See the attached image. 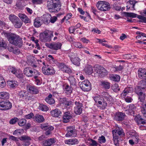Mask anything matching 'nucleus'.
<instances>
[{
  "label": "nucleus",
  "mask_w": 146,
  "mask_h": 146,
  "mask_svg": "<svg viewBox=\"0 0 146 146\" xmlns=\"http://www.w3.org/2000/svg\"><path fill=\"white\" fill-rule=\"evenodd\" d=\"M112 133L114 144L116 146H119V142L122 141V137L125 135L123 130L121 127H117L115 129L112 131Z\"/></svg>",
  "instance_id": "nucleus-1"
},
{
  "label": "nucleus",
  "mask_w": 146,
  "mask_h": 146,
  "mask_svg": "<svg viewBox=\"0 0 146 146\" xmlns=\"http://www.w3.org/2000/svg\"><path fill=\"white\" fill-rule=\"evenodd\" d=\"M7 38L9 42L19 47H21L23 44V41L19 36L14 34H6Z\"/></svg>",
  "instance_id": "nucleus-2"
},
{
  "label": "nucleus",
  "mask_w": 146,
  "mask_h": 146,
  "mask_svg": "<svg viewBox=\"0 0 146 146\" xmlns=\"http://www.w3.org/2000/svg\"><path fill=\"white\" fill-rule=\"evenodd\" d=\"M102 97L103 99H101V101H98L99 106L98 107H100L102 109H104L107 106V104L105 101V99L110 104L113 103V98L108 93L106 92H103L101 94Z\"/></svg>",
  "instance_id": "nucleus-3"
},
{
  "label": "nucleus",
  "mask_w": 146,
  "mask_h": 146,
  "mask_svg": "<svg viewBox=\"0 0 146 146\" xmlns=\"http://www.w3.org/2000/svg\"><path fill=\"white\" fill-rule=\"evenodd\" d=\"M61 4L60 0H49L47 2V7L51 12H56L61 9Z\"/></svg>",
  "instance_id": "nucleus-4"
},
{
  "label": "nucleus",
  "mask_w": 146,
  "mask_h": 146,
  "mask_svg": "<svg viewBox=\"0 0 146 146\" xmlns=\"http://www.w3.org/2000/svg\"><path fill=\"white\" fill-rule=\"evenodd\" d=\"M96 6L99 10L103 11H108L111 8L109 3L105 1H98Z\"/></svg>",
  "instance_id": "nucleus-5"
},
{
  "label": "nucleus",
  "mask_w": 146,
  "mask_h": 146,
  "mask_svg": "<svg viewBox=\"0 0 146 146\" xmlns=\"http://www.w3.org/2000/svg\"><path fill=\"white\" fill-rule=\"evenodd\" d=\"M23 73L28 77H32L34 75H39L40 73L38 70L30 67H26L23 70Z\"/></svg>",
  "instance_id": "nucleus-6"
},
{
  "label": "nucleus",
  "mask_w": 146,
  "mask_h": 146,
  "mask_svg": "<svg viewBox=\"0 0 146 146\" xmlns=\"http://www.w3.org/2000/svg\"><path fill=\"white\" fill-rule=\"evenodd\" d=\"M52 32L48 31L44 32L40 34V39L43 42H50L51 38L53 37Z\"/></svg>",
  "instance_id": "nucleus-7"
},
{
  "label": "nucleus",
  "mask_w": 146,
  "mask_h": 146,
  "mask_svg": "<svg viewBox=\"0 0 146 146\" xmlns=\"http://www.w3.org/2000/svg\"><path fill=\"white\" fill-rule=\"evenodd\" d=\"M12 103L9 101H0V110L5 111L11 109L12 107Z\"/></svg>",
  "instance_id": "nucleus-8"
},
{
  "label": "nucleus",
  "mask_w": 146,
  "mask_h": 146,
  "mask_svg": "<svg viewBox=\"0 0 146 146\" xmlns=\"http://www.w3.org/2000/svg\"><path fill=\"white\" fill-rule=\"evenodd\" d=\"M42 70L43 73L45 75H53L55 73V71L53 68L48 65L43 66Z\"/></svg>",
  "instance_id": "nucleus-9"
},
{
  "label": "nucleus",
  "mask_w": 146,
  "mask_h": 146,
  "mask_svg": "<svg viewBox=\"0 0 146 146\" xmlns=\"http://www.w3.org/2000/svg\"><path fill=\"white\" fill-rule=\"evenodd\" d=\"M80 86L82 90L84 92H88L91 89V83L87 80H86L82 82L80 84Z\"/></svg>",
  "instance_id": "nucleus-10"
},
{
  "label": "nucleus",
  "mask_w": 146,
  "mask_h": 146,
  "mask_svg": "<svg viewBox=\"0 0 146 146\" xmlns=\"http://www.w3.org/2000/svg\"><path fill=\"white\" fill-rule=\"evenodd\" d=\"M74 103L75 105L74 109V113L77 115H80L82 113V104L79 101H76Z\"/></svg>",
  "instance_id": "nucleus-11"
},
{
  "label": "nucleus",
  "mask_w": 146,
  "mask_h": 146,
  "mask_svg": "<svg viewBox=\"0 0 146 146\" xmlns=\"http://www.w3.org/2000/svg\"><path fill=\"white\" fill-rule=\"evenodd\" d=\"M45 45L51 49L56 50L61 48L62 44L59 42H57L51 43H46Z\"/></svg>",
  "instance_id": "nucleus-12"
},
{
  "label": "nucleus",
  "mask_w": 146,
  "mask_h": 146,
  "mask_svg": "<svg viewBox=\"0 0 146 146\" xmlns=\"http://www.w3.org/2000/svg\"><path fill=\"white\" fill-rule=\"evenodd\" d=\"M67 132L66 134V137H76L77 135L76 133L75 127L74 126H70L67 127Z\"/></svg>",
  "instance_id": "nucleus-13"
},
{
  "label": "nucleus",
  "mask_w": 146,
  "mask_h": 146,
  "mask_svg": "<svg viewBox=\"0 0 146 146\" xmlns=\"http://www.w3.org/2000/svg\"><path fill=\"white\" fill-rule=\"evenodd\" d=\"M142 89H139L137 87L135 88V92L139 96V102H141L142 105H143L145 104L144 103L145 99V95L144 93H143L140 91Z\"/></svg>",
  "instance_id": "nucleus-14"
},
{
  "label": "nucleus",
  "mask_w": 146,
  "mask_h": 146,
  "mask_svg": "<svg viewBox=\"0 0 146 146\" xmlns=\"http://www.w3.org/2000/svg\"><path fill=\"white\" fill-rule=\"evenodd\" d=\"M19 139L22 141V145L24 146H28L31 144V138L27 135H23L21 136Z\"/></svg>",
  "instance_id": "nucleus-15"
},
{
  "label": "nucleus",
  "mask_w": 146,
  "mask_h": 146,
  "mask_svg": "<svg viewBox=\"0 0 146 146\" xmlns=\"http://www.w3.org/2000/svg\"><path fill=\"white\" fill-rule=\"evenodd\" d=\"M27 88L28 92L31 94H37L39 92L38 88L29 84L27 85Z\"/></svg>",
  "instance_id": "nucleus-16"
},
{
  "label": "nucleus",
  "mask_w": 146,
  "mask_h": 146,
  "mask_svg": "<svg viewBox=\"0 0 146 146\" xmlns=\"http://www.w3.org/2000/svg\"><path fill=\"white\" fill-rule=\"evenodd\" d=\"M126 117L124 113L121 112H117L114 115V119L117 121H121L123 120Z\"/></svg>",
  "instance_id": "nucleus-17"
},
{
  "label": "nucleus",
  "mask_w": 146,
  "mask_h": 146,
  "mask_svg": "<svg viewBox=\"0 0 146 146\" xmlns=\"http://www.w3.org/2000/svg\"><path fill=\"white\" fill-rule=\"evenodd\" d=\"M73 55H71V53H69L68 55L70 58V60L72 63L77 66H79L80 64V59L78 57H75L73 58V56L74 55V54L72 53Z\"/></svg>",
  "instance_id": "nucleus-18"
},
{
  "label": "nucleus",
  "mask_w": 146,
  "mask_h": 146,
  "mask_svg": "<svg viewBox=\"0 0 146 146\" xmlns=\"http://www.w3.org/2000/svg\"><path fill=\"white\" fill-rule=\"evenodd\" d=\"M73 114L70 111H67L64 113L63 117V122L67 123L70 121V119L72 118Z\"/></svg>",
  "instance_id": "nucleus-19"
},
{
  "label": "nucleus",
  "mask_w": 146,
  "mask_h": 146,
  "mask_svg": "<svg viewBox=\"0 0 146 146\" xmlns=\"http://www.w3.org/2000/svg\"><path fill=\"white\" fill-rule=\"evenodd\" d=\"M138 76L140 79H142L146 77V69L142 68H139L138 70Z\"/></svg>",
  "instance_id": "nucleus-20"
},
{
  "label": "nucleus",
  "mask_w": 146,
  "mask_h": 146,
  "mask_svg": "<svg viewBox=\"0 0 146 146\" xmlns=\"http://www.w3.org/2000/svg\"><path fill=\"white\" fill-rule=\"evenodd\" d=\"M55 142L56 141L54 139L50 138L42 141L41 143V144L43 146H50Z\"/></svg>",
  "instance_id": "nucleus-21"
},
{
  "label": "nucleus",
  "mask_w": 146,
  "mask_h": 146,
  "mask_svg": "<svg viewBox=\"0 0 146 146\" xmlns=\"http://www.w3.org/2000/svg\"><path fill=\"white\" fill-rule=\"evenodd\" d=\"M20 18L25 23H31V21L27 16L24 14L19 13L18 15Z\"/></svg>",
  "instance_id": "nucleus-22"
},
{
  "label": "nucleus",
  "mask_w": 146,
  "mask_h": 146,
  "mask_svg": "<svg viewBox=\"0 0 146 146\" xmlns=\"http://www.w3.org/2000/svg\"><path fill=\"white\" fill-rule=\"evenodd\" d=\"M50 14L48 13L44 15L41 17V21L45 24H48L49 23Z\"/></svg>",
  "instance_id": "nucleus-23"
},
{
  "label": "nucleus",
  "mask_w": 146,
  "mask_h": 146,
  "mask_svg": "<svg viewBox=\"0 0 146 146\" xmlns=\"http://www.w3.org/2000/svg\"><path fill=\"white\" fill-rule=\"evenodd\" d=\"M64 143L66 144L71 145L78 144L79 141L76 139H70L65 140Z\"/></svg>",
  "instance_id": "nucleus-24"
},
{
  "label": "nucleus",
  "mask_w": 146,
  "mask_h": 146,
  "mask_svg": "<svg viewBox=\"0 0 146 146\" xmlns=\"http://www.w3.org/2000/svg\"><path fill=\"white\" fill-rule=\"evenodd\" d=\"M135 119H136L137 123L139 125L141 124L145 125L146 124V120L142 118L139 114L137 115Z\"/></svg>",
  "instance_id": "nucleus-25"
},
{
  "label": "nucleus",
  "mask_w": 146,
  "mask_h": 146,
  "mask_svg": "<svg viewBox=\"0 0 146 146\" xmlns=\"http://www.w3.org/2000/svg\"><path fill=\"white\" fill-rule=\"evenodd\" d=\"M62 101V103L66 107L72 105L74 103L72 100H69L66 98H63Z\"/></svg>",
  "instance_id": "nucleus-26"
},
{
  "label": "nucleus",
  "mask_w": 146,
  "mask_h": 146,
  "mask_svg": "<svg viewBox=\"0 0 146 146\" xmlns=\"http://www.w3.org/2000/svg\"><path fill=\"white\" fill-rule=\"evenodd\" d=\"M86 143L88 144H89V145L91 146H101L100 144L98 143L95 140H93L91 139H88L86 141Z\"/></svg>",
  "instance_id": "nucleus-27"
},
{
  "label": "nucleus",
  "mask_w": 146,
  "mask_h": 146,
  "mask_svg": "<svg viewBox=\"0 0 146 146\" xmlns=\"http://www.w3.org/2000/svg\"><path fill=\"white\" fill-rule=\"evenodd\" d=\"M51 115L53 117H57L60 115L61 112L58 108H56L50 111Z\"/></svg>",
  "instance_id": "nucleus-28"
},
{
  "label": "nucleus",
  "mask_w": 146,
  "mask_h": 146,
  "mask_svg": "<svg viewBox=\"0 0 146 146\" xmlns=\"http://www.w3.org/2000/svg\"><path fill=\"white\" fill-rule=\"evenodd\" d=\"M52 95L51 94H50L48 97H46L45 100L46 102L48 104L52 105L54 104L55 101L53 98H52Z\"/></svg>",
  "instance_id": "nucleus-29"
},
{
  "label": "nucleus",
  "mask_w": 146,
  "mask_h": 146,
  "mask_svg": "<svg viewBox=\"0 0 146 146\" xmlns=\"http://www.w3.org/2000/svg\"><path fill=\"white\" fill-rule=\"evenodd\" d=\"M72 87L68 84L64 86V90L66 94L70 95L72 92Z\"/></svg>",
  "instance_id": "nucleus-30"
},
{
  "label": "nucleus",
  "mask_w": 146,
  "mask_h": 146,
  "mask_svg": "<svg viewBox=\"0 0 146 146\" xmlns=\"http://www.w3.org/2000/svg\"><path fill=\"white\" fill-rule=\"evenodd\" d=\"M98 71L102 77L106 76L108 74L107 71L103 67H100Z\"/></svg>",
  "instance_id": "nucleus-31"
},
{
  "label": "nucleus",
  "mask_w": 146,
  "mask_h": 146,
  "mask_svg": "<svg viewBox=\"0 0 146 146\" xmlns=\"http://www.w3.org/2000/svg\"><path fill=\"white\" fill-rule=\"evenodd\" d=\"M9 98V94L7 92H0V98L3 100H7Z\"/></svg>",
  "instance_id": "nucleus-32"
},
{
  "label": "nucleus",
  "mask_w": 146,
  "mask_h": 146,
  "mask_svg": "<svg viewBox=\"0 0 146 146\" xmlns=\"http://www.w3.org/2000/svg\"><path fill=\"white\" fill-rule=\"evenodd\" d=\"M109 78L111 80L118 82L120 80V77L119 75L116 74H111L110 75Z\"/></svg>",
  "instance_id": "nucleus-33"
},
{
  "label": "nucleus",
  "mask_w": 146,
  "mask_h": 146,
  "mask_svg": "<svg viewBox=\"0 0 146 146\" xmlns=\"http://www.w3.org/2000/svg\"><path fill=\"white\" fill-rule=\"evenodd\" d=\"M141 86H137V88L139 89L146 90V78L145 79L141 80L140 82Z\"/></svg>",
  "instance_id": "nucleus-34"
},
{
  "label": "nucleus",
  "mask_w": 146,
  "mask_h": 146,
  "mask_svg": "<svg viewBox=\"0 0 146 146\" xmlns=\"http://www.w3.org/2000/svg\"><path fill=\"white\" fill-rule=\"evenodd\" d=\"M13 24L14 27L15 28H20L23 25V22L21 21L19 18L17 20V21H15Z\"/></svg>",
  "instance_id": "nucleus-35"
},
{
  "label": "nucleus",
  "mask_w": 146,
  "mask_h": 146,
  "mask_svg": "<svg viewBox=\"0 0 146 146\" xmlns=\"http://www.w3.org/2000/svg\"><path fill=\"white\" fill-rule=\"evenodd\" d=\"M133 91V90L132 88L130 87H127L125 88L122 94H123V96L125 97L128 93L132 92Z\"/></svg>",
  "instance_id": "nucleus-36"
},
{
  "label": "nucleus",
  "mask_w": 146,
  "mask_h": 146,
  "mask_svg": "<svg viewBox=\"0 0 146 146\" xmlns=\"http://www.w3.org/2000/svg\"><path fill=\"white\" fill-rule=\"evenodd\" d=\"M41 128L44 130H47V129H50L53 130L54 128L52 126H50L48 124H42L41 125Z\"/></svg>",
  "instance_id": "nucleus-37"
},
{
  "label": "nucleus",
  "mask_w": 146,
  "mask_h": 146,
  "mask_svg": "<svg viewBox=\"0 0 146 146\" xmlns=\"http://www.w3.org/2000/svg\"><path fill=\"white\" fill-rule=\"evenodd\" d=\"M35 118L36 120L38 123L43 122L44 120L43 117L41 115L37 114L35 116Z\"/></svg>",
  "instance_id": "nucleus-38"
},
{
  "label": "nucleus",
  "mask_w": 146,
  "mask_h": 146,
  "mask_svg": "<svg viewBox=\"0 0 146 146\" xmlns=\"http://www.w3.org/2000/svg\"><path fill=\"white\" fill-rule=\"evenodd\" d=\"M7 83L8 86L11 88L16 87L17 86V82L14 80L8 81Z\"/></svg>",
  "instance_id": "nucleus-39"
},
{
  "label": "nucleus",
  "mask_w": 146,
  "mask_h": 146,
  "mask_svg": "<svg viewBox=\"0 0 146 146\" xmlns=\"http://www.w3.org/2000/svg\"><path fill=\"white\" fill-rule=\"evenodd\" d=\"M70 84L72 86H75L77 82V80L73 76H70L68 78Z\"/></svg>",
  "instance_id": "nucleus-40"
},
{
  "label": "nucleus",
  "mask_w": 146,
  "mask_h": 146,
  "mask_svg": "<svg viewBox=\"0 0 146 146\" xmlns=\"http://www.w3.org/2000/svg\"><path fill=\"white\" fill-rule=\"evenodd\" d=\"M85 71L88 74H91L93 72L92 66L91 65H88L85 69Z\"/></svg>",
  "instance_id": "nucleus-41"
},
{
  "label": "nucleus",
  "mask_w": 146,
  "mask_h": 146,
  "mask_svg": "<svg viewBox=\"0 0 146 146\" xmlns=\"http://www.w3.org/2000/svg\"><path fill=\"white\" fill-rule=\"evenodd\" d=\"M101 85L106 89H108L110 88V83L105 81H102L101 82Z\"/></svg>",
  "instance_id": "nucleus-42"
},
{
  "label": "nucleus",
  "mask_w": 146,
  "mask_h": 146,
  "mask_svg": "<svg viewBox=\"0 0 146 146\" xmlns=\"http://www.w3.org/2000/svg\"><path fill=\"white\" fill-rule=\"evenodd\" d=\"M141 111L142 115L145 117H146V104H145L141 108Z\"/></svg>",
  "instance_id": "nucleus-43"
},
{
  "label": "nucleus",
  "mask_w": 146,
  "mask_h": 146,
  "mask_svg": "<svg viewBox=\"0 0 146 146\" xmlns=\"http://www.w3.org/2000/svg\"><path fill=\"white\" fill-rule=\"evenodd\" d=\"M28 95V93L25 91H21L19 92V95L20 97L23 99L26 98Z\"/></svg>",
  "instance_id": "nucleus-44"
},
{
  "label": "nucleus",
  "mask_w": 146,
  "mask_h": 146,
  "mask_svg": "<svg viewBox=\"0 0 146 146\" xmlns=\"http://www.w3.org/2000/svg\"><path fill=\"white\" fill-rule=\"evenodd\" d=\"M58 67L64 72L65 70L68 66L66 65L63 62L58 63Z\"/></svg>",
  "instance_id": "nucleus-45"
},
{
  "label": "nucleus",
  "mask_w": 146,
  "mask_h": 146,
  "mask_svg": "<svg viewBox=\"0 0 146 146\" xmlns=\"http://www.w3.org/2000/svg\"><path fill=\"white\" fill-rule=\"evenodd\" d=\"M135 109V106L133 104H131L129 105V108L127 110L129 111V113L130 114L131 113H133Z\"/></svg>",
  "instance_id": "nucleus-46"
},
{
  "label": "nucleus",
  "mask_w": 146,
  "mask_h": 146,
  "mask_svg": "<svg viewBox=\"0 0 146 146\" xmlns=\"http://www.w3.org/2000/svg\"><path fill=\"white\" fill-rule=\"evenodd\" d=\"M9 19L13 23L15 21H17V20L19 19V18L15 15L11 14L9 16Z\"/></svg>",
  "instance_id": "nucleus-47"
},
{
  "label": "nucleus",
  "mask_w": 146,
  "mask_h": 146,
  "mask_svg": "<svg viewBox=\"0 0 146 146\" xmlns=\"http://www.w3.org/2000/svg\"><path fill=\"white\" fill-rule=\"evenodd\" d=\"M124 14L126 17L132 18L136 17L137 15V14L133 13L124 12Z\"/></svg>",
  "instance_id": "nucleus-48"
},
{
  "label": "nucleus",
  "mask_w": 146,
  "mask_h": 146,
  "mask_svg": "<svg viewBox=\"0 0 146 146\" xmlns=\"http://www.w3.org/2000/svg\"><path fill=\"white\" fill-rule=\"evenodd\" d=\"M40 21L38 19H35L34 22V26L36 27H39L41 25Z\"/></svg>",
  "instance_id": "nucleus-49"
},
{
  "label": "nucleus",
  "mask_w": 146,
  "mask_h": 146,
  "mask_svg": "<svg viewBox=\"0 0 146 146\" xmlns=\"http://www.w3.org/2000/svg\"><path fill=\"white\" fill-rule=\"evenodd\" d=\"M40 110L43 111H47L48 110V108L45 105L40 104L39 106Z\"/></svg>",
  "instance_id": "nucleus-50"
},
{
  "label": "nucleus",
  "mask_w": 146,
  "mask_h": 146,
  "mask_svg": "<svg viewBox=\"0 0 146 146\" xmlns=\"http://www.w3.org/2000/svg\"><path fill=\"white\" fill-rule=\"evenodd\" d=\"M112 90L115 92H117L120 90V88H119L117 84H115L112 87Z\"/></svg>",
  "instance_id": "nucleus-51"
},
{
  "label": "nucleus",
  "mask_w": 146,
  "mask_h": 146,
  "mask_svg": "<svg viewBox=\"0 0 146 146\" xmlns=\"http://www.w3.org/2000/svg\"><path fill=\"white\" fill-rule=\"evenodd\" d=\"M5 85V80L2 77L0 74V87L1 88L3 87Z\"/></svg>",
  "instance_id": "nucleus-52"
},
{
  "label": "nucleus",
  "mask_w": 146,
  "mask_h": 146,
  "mask_svg": "<svg viewBox=\"0 0 146 146\" xmlns=\"http://www.w3.org/2000/svg\"><path fill=\"white\" fill-rule=\"evenodd\" d=\"M26 123V120L25 119H22L19 121L18 124L19 126H23Z\"/></svg>",
  "instance_id": "nucleus-53"
},
{
  "label": "nucleus",
  "mask_w": 146,
  "mask_h": 146,
  "mask_svg": "<svg viewBox=\"0 0 146 146\" xmlns=\"http://www.w3.org/2000/svg\"><path fill=\"white\" fill-rule=\"evenodd\" d=\"M19 121V119L16 117H14L10 119L9 123L10 124L14 125L15 124L16 122Z\"/></svg>",
  "instance_id": "nucleus-54"
},
{
  "label": "nucleus",
  "mask_w": 146,
  "mask_h": 146,
  "mask_svg": "<svg viewBox=\"0 0 146 146\" xmlns=\"http://www.w3.org/2000/svg\"><path fill=\"white\" fill-rule=\"evenodd\" d=\"M98 140L100 143L101 144L105 143L106 142V139L105 137L102 135L99 137Z\"/></svg>",
  "instance_id": "nucleus-55"
},
{
  "label": "nucleus",
  "mask_w": 146,
  "mask_h": 146,
  "mask_svg": "<svg viewBox=\"0 0 146 146\" xmlns=\"http://www.w3.org/2000/svg\"><path fill=\"white\" fill-rule=\"evenodd\" d=\"M0 50L2 49V48H6L7 46V44L4 40H2L0 41Z\"/></svg>",
  "instance_id": "nucleus-56"
},
{
  "label": "nucleus",
  "mask_w": 146,
  "mask_h": 146,
  "mask_svg": "<svg viewBox=\"0 0 146 146\" xmlns=\"http://www.w3.org/2000/svg\"><path fill=\"white\" fill-rule=\"evenodd\" d=\"M136 3L137 2L135 1H129V5L131 7V8L133 9V10H135L134 7Z\"/></svg>",
  "instance_id": "nucleus-57"
},
{
  "label": "nucleus",
  "mask_w": 146,
  "mask_h": 146,
  "mask_svg": "<svg viewBox=\"0 0 146 146\" xmlns=\"http://www.w3.org/2000/svg\"><path fill=\"white\" fill-rule=\"evenodd\" d=\"M50 19L49 20V23L50 22L51 23H53L56 21L57 19V18L56 16L51 17L50 15Z\"/></svg>",
  "instance_id": "nucleus-58"
},
{
  "label": "nucleus",
  "mask_w": 146,
  "mask_h": 146,
  "mask_svg": "<svg viewBox=\"0 0 146 146\" xmlns=\"http://www.w3.org/2000/svg\"><path fill=\"white\" fill-rule=\"evenodd\" d=\"M74 46L76 48H81L83 47V46L80 42H75L74 43Z\"/></svg>",
  "instance_id": "nucleus-59"
},
{
  "label": "nucleus",
  "mask_w": 146,
  "mask_h": 146,
  "mask_svg": "<svg viewBox=\"0 0 146 146\" xmlns=\"http://www.w3.org/2000/svg\"><path fill=\"white\" fill-rule=\"evenodd\" d=\"M130 135L133 138L138 137L139 135L138 133L135 131H132L130 132Z\"/></svg>",
  "instance_id": "nucleus-60"
},
{
  "label": "nucleus",
  "mask_w": 146,
  "mask_h": 146,
  "mask_svg": "<svg viewBox=\"0 0 146 146\" xmlns=\"http://www.w3.org/2000/svg\"><path fill=\"white\" fill-rule=\"evenodd\" d=\"M34 116V114L32 113H31L28 115L25 116V117L27 119H31Z\"/></svg>",
  "instance_id": "nucleus-61"
},
{
  "label": "nucleus",
  "mask_w": 146,
  "mask_h": 146,
  "mask_svg": "<svg viewBox=\"0 0 146 146\" xmlns=\"http://www.w3.org/2000/svg\"><path fill=\"white\" fill-rule=\"evenodd\" d=\"M113 8L116 10L117 11H120L121 9V7L117 5V3H114L113 5Z\"/></svg>",
  "instance_id": "nucleus-62"
},
{
  "label": "nucleus",
  "mask_w": 146,
  "mask_h": 146,
  "mask_svg": "<svg viewBox=\"0 0 146 146\" xmlns=\"http://www.w3.org/2000/svg\"><path fill=\"white\" fill-rule=\"evenodd\" d=\"M80 41L84 43H88L89 42V40L85 38H82L80 39Z\"/></svg>",
  "instance_id": "nucleus-63"
},
{
  "label": "nucleus",
  "mask_w": 146,
  "mask_h": 146,
  "mask_svg": "<svg viewBox=\"0 0 146 146\" xmlns=\"http://www.w3.org/2000/svg\"><path fill=\"white\" fill-rule=\"evenodd\" d=\"M125 100L127 103L131 102L133 100L131 97L127 96L124 98Z\"/></svg>",
  "instance_id": "nucleus-64"
}]
</instances>
